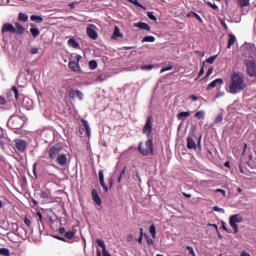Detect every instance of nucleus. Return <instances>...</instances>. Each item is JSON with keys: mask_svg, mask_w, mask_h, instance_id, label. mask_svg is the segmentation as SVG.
Masks as SVG:
<instances>
[{"mask_svg": "<svg viewBox=\"0 0 256 256\" xmlns=\"http://www.w3.org/2000/svg\"><path fill=\"white\" fill-rule=\"evenodd\" d=\"M146 148H143V142L139 143L138 149L142 155H153V139H148L145 143Z\"/></svg>", "mask_w": 256, "mask_h": 256, "instance_id": "obj_5", "label": "nucleus"}, {"mask_svg": "<svg viewBox=\"0 0 256 256\" xmlns=\"http://www.w3.org/2000/svg\"><path fill=\"white\" fill-rule=\"evenodd\" d=\"M58 232L60 233V235H63V233H65V228L64 227L59 228Z\"/></svg>", "mask_w": 256, "mask_h": 256, "instance_id": "obj_62", "label": "nucleus"}, {"mask_svg": "<svg viewBox=\"0 0 256 256\" xmlns=\"http://www.w3.org/2000/svg\"><path fill=\"white\" fill-rule=\"evenodd\" d=\"M24 223H25V225H27V227L31 226V220H29L28 218L24 219Z\"/></svg>", "mask_w": 256, "mask_h": 256, "instance_id": "obj_56", "label": "nucleus"}, {"mask_svg": "<svg viewBox=\"0 0 256 256\" xmlns=\"http://www.w3.org/2000/svg\"><path fill=\"white\" fill-rule=\"evenodd\" d=\"M55 237V239H58V241H67V240H65V238H63V237H61V236H54Z\"/></svg>", "mask_w": 256, "mask_h": 256, "instance_id": "obj_61", "label": "nucleus"}, {"mask_svg": "<svg viewBox=\"0 0 256 256\" xmlns=\"http://www.w3.org/2000/svg\"><path fill=\"white\" fill-rule=\"evenodd\" d=\"M146 241H147L148 245H153V243H154L153 239H151V238H147Z\"/></svg>", "mask_w": 256, "mask_h": 256, "instance_id": "obj_60", "label": "nucleus"}, {"mask_svg": "<svg viewBox=\"0 0 256 256\" xmlns=\"http://www.w3.org/2000/svg\"><path fill=\"white\" fill-rule=\"evenodd\" d=\"M238 223H243V216L241 214H234L229 218V225L233 229L234 233H239V225Z\"/></svg>", "mask_w": 256, "mask_h": 256, "instance_id": "obj_3", "label": "nucleus"}, {"mask_svg": "<svg viewBox=\"0 0 256 256\" xmlns=\"http://www.w3.org/2000/svg\"><path fill=\"white\" fill-rule=\"evenodd\" d=\"M14 145L19 153H25V149H27V142L25 140L15 139Z\"/></svg>", "mask_w": 256, "mask_h": 256, "instance_id": "obj_8", "label": "nucleus"}, {"mask_svg": "<svg viewBox=\"0 0 256 256\" xmlns=\"http://www.w3.org/2000/svg\"><path fill=\"white\" fill-rule=\"evenodd\" d=\"M15 27L16 33H18V35H23V33H25V28L23 27V25H21V23L16 22Z\"/></svg>", "mask_w": 256, "mask_h": 256, "instance_id": "obj_23", "label": "nucleus"}, {"mask_svg": "<svg viewBox=\"0 0 256 256\" xmlns=\"http://www.w3.org/2000/svg\"><path fill=\"white\" fill-rule=\"evenodd\" d=\"M204 73H205V62L202 63L201 69L198 73V77L195 78V81H197V79H199V77H201Z\"/></svg>", "mask_w": 256, "mask_h": 256, "instance_id": "obj_33", "label": "nucleus"}, {"mask_svg": "<svg viewBox=\"0 0 256 256\" xmlns=\"http://www.w3.org/2000/svg\"><path fill=\"white\" fill-rule=\"evenodd\" d=\"M87 35L90 39L96 41V39L99 37V34H97V31H95V25L90 24L87 27Z\"/></svg>", "mask_w": 256, "mask_h": 256, "instance_id": "obj_10", "label": "nucleus"}, {"mask_svg": "<svg viewBox=\"0 0 256 256\" xmlns=\"http://www.w3.org/2000/svg\"><path fill=\"white\" fill-rule=\"evenodd\" d=\"M213 211H216L217 213H222L224 214L225 213V209L219 207V206H214L213 207Z\"/></svg>", "mask_w": 256, "mask_h": 256, "instance_id": "obj_43", "label": "nucleus"}, {"mask_svg": "<svg viewBox=\"0 0 256 256\" xmlns=\"http://www.w3.org/2000/svg\"><path fill=\"white\" fill-rule=\"evenodd\" d=\"M127 241L128 243H131V241H133V234L127 236Z\"/></svg>", "mask_w": 256, "mask_h": 256, "instance_id": "obj_59", "label": "nucleus"}, {"mask_svg": "<svg viewBox=\"0 0 256 256\" xmlns=\"http://www.w3.org/2000/svg\"><path fill=\"white\" fill-rule=\"evenodd\" d=\"M221 121H223V113H220L218 115V117L215 118L214 123H215V125H217V124L221 123Z\"/></svg>", "mask_w": 256, "mask_h": 256, "instance_id": "obj_37", "label": "nucleus"}, {"mask_svg": "<svg viewBox=\"0 0 256 256\" xmlns=\"http://www.w3.org/2000/svg\"><path fill=\"white\" fill-rule=\"evenodd\" d=\"M173 66L169 65L161 69L160 73H165V71H172Z\"/></svg>", "mask_w": 256, "mask_h": 256, "instance_id": "obj_48", "label": "nucleus"}, {"mask_svg": "<svg viewBox=\"0 0 256 256\" xmlns=\"http://www.w3.org/2000/svg\"><path fill=\"white\" fill-rule=\"evenodd\" d=\"M23 105L24 107H26V109L29 111V109H31L33 107V100L29 99V98H25L23 100Z\"/></svg>", "mask_w": 256, "mask_h": 256, "instance_id": "obj_25", "label": "nucleus"}, {"mask_svg": "<svg viewBox=\"0 0 256 256\" xmlns=\"http://www.w3.org/2000/svg\"><path fill=\"white\" fill-rule=\"evenodd\" d=\"M221 228H222L224 231H227V233H231V230H229V229L227 228V224H226L225 222H222Z\"/></svg>", "mask_w": 256, "mask_h": 256, "instance_id": "obj_52", "label": "nucleus"}, {"mask_svg": "<svg viewBox=\"0 0 256 256\" xmlns=\"http://www.w3.org/2000/svg\"><path fill=\"white\" fill-rule=\"evenodd\" d=\"M92 199L96 205H101V197H99V193L97 192L96 189L92 190Z\"/></svg>", "mask_w": 256, "mask_h": 256, "instance_id": "obj_17", "label": "nucleus"}, {"mask_svg": "<svg viewBox=\"0 0 256 256\" xmlns=\"http://www.w3.org/2000/svg\"><path fill=\"white\" fill-rule=\"evenodd\" d=\"M76 61H69L68 67L69 69H71V71L78 73V71H81V67L79 66V62L81 61V55L76 54Z\"/></svg>", "mask_w": 256, "mask_h": 256, "instance_id": "obj_6", "label": "nucleus"}, {"mask_svg": "<svg viewBox=\"0 0 256 256\" xmlns=\"http://www.w3.org/2000/svg\"><path fill=\"white\" fill-rule=\"evenodd\" d=\"M236 41H237V37H235L234 34H229V40H228L227 48L231 49V47H233V45H235Z\"/></svg>", "mask_w": 256, "mask_h": 256, "instance_id": "obj_19", "label": "nucleus"}, {"mask_svg": "<svg viewBox=\"0 0 256 256\" xmlns=\"http://www.w3.org/2000/svg\"><path fill=\"white\" fill-rule=\"evenodd\" d=\"M125 171H127V167L125 166L122 171L120 172V175L118 177V183H121V179H123V176L125 174Z\"/></svg>", "mask_w": 256, "mask_h": 256, "instance_id": "obj_41", "label": "nucleus"}, {"mask_svg": "<svg viewBox=\"0 0 256 256\" xmlns=\"http://www.w3.org/2000/svg\"><path fill=\"white\" fill-rule=\"evenodd\" d=\"M63 146L61 144L53 145L48 152L51 161H55L60 167L67 165V154L62 153Z\"/></svg>", "mask_w": 256, "mask_h": 256, "instance_id": "obj_2", "label": "nucleus"}, {"mask_svg": "<svg viewBox=\"0 0 256 256\" xmlns=\"http://www.w3.org/2000/svg\"><path fill=\"white\" fill-rule=\"evenodd\" d=\"M65 237H66V239H73V237H75V232L68 231L65 233Z\"/></svg>", "mask_w": 256, "mask_h": 256, "instance_id": "obj_39", "label": "nucleus"}, {"mask_svg": "<svg viewBox=\"0 0 256 256\" xmlns=\"http://www.w3.org/2000/svg\"><path fill=\"white\" fill-rule=\"evenodd\" d=\"M119 37H123V34L121 33L119 26H115L112 39H119Z\"/></svg>", "mask_w": 256, "mask_h": 256, "instance_id": "obj_24", "label": "nucleus"}, {"mask_svg": "<svg viewBox=\"0 0 256 256\" xmlns=\"http://www.w3.org/2000/svg\"><path fill=\"white\" fill-rule=\"evenodd\" d=\"M41 199H49V193L42 191L40 192Z\"/></svg>", "mask_w": 256, "mask_h": 256, "instance_id": "obj_46", "label": "nucleus"}, {"mask_svg": "<svg viewBox=\"0 0 256 256\" xmlns=\"http://www.w3.org/2000/svg\"><path fill=\"white\" fill-rule=\"evenodd\" d=\"M240 7H249V0H238Z\"/></svg>", "mask_w": 256, "mask_h": 256, "instance_id": "obj_34", "label": "nucleus"}, {"mask_svg": "<svg viewBox=\"0 0 256 256\" xmlns=\"http://www.w3.org/2000/svg\"><path fill=\"white\" fill-rule=\"evenodd\" d=\"M96 243L99 247L102 248V251H104V249H107V246L105 245V241L103 239H97Z\"/></svg>", "mask_w": 256, "mask_h": 256, "instance_id": "obj_30", "label": "nucleus"}, {"mask_svg": "<svg viewBox=\"0 0 256 256\" xmlns=\"http://www.w3.org/2000/svg\"><path fill=\"white\" fill-rule=\"evenodd\" d=\"M143 133H144V135H147V137H149V135H151V133H153V118L152 117L147 118V121L143 127Z\"/></svg>", "mask_w": 256, "mask_h": 256, "instance_id": "obj_7", "label": "nucleus"}, {"mask_svg": "<svg viewBox=\"0 0 256 256\" xmlns=\"http://www.w3.org/2000/svg\"><path fill=\"white\" fill-rule=\"evenodd\" d=\"M241 256H251L247 251H242Z\"/></svg>", "mask_w": 256, "mask_h": 256, "instance_id": "obj_64", "label": "nucleus"}, {"mask_svg": "<svg viewBox=\"0 0 256 256\" xmlns=\"http://www.w3.org/2000/svg\"><path fill=\"white\" fill-rule=\"evenodd\" d=\"M134 27H137L138 29H141L142 31H151V26L145 22H137L134 23Z\"/></svg>", "mask_w": 256, "mask_h": 256, "instance_id": "obj_15", "label": "nucleus"}, {"mask_svg": "<svg viewBox=\"0 0 256 256\" xmlns=\"http://www.w3.org/2000/svg\"><path fill=\"white\" fill-rule=\"evenodd\" d=\"M31 21H34L35 23H43V17L38 15H32L30 17Z\"/></svg>", "mask_w": 256, "mask_h": 256, "instance_id": "obj_27", "label": "nucleus"}, {"mask_svg": "<svg viewBox=\"0 0 256 256\" xmlns=\"http://www.w3.org/2000/svg\"><path fill=\"white\" fill-rule=\"evenodd\" d=\"M187 148L188 149H197V143H195V140H193V138H191V137L187 138Z\"/></svg>", "mask_w": 256, "mask_h": 256, "instance_id": "obj_20", "label": "nucleus"}, {"mask_svg": "<svg viewBox=\"0 0 256 256\" xmlns=\"http://www.w3.org/2000/svg\"><path fill=\"white\" fill-rule=\"evenodd\" d=\"M81 121H82V124L85 127V130H86V133H87L88 137H91V127L89 126V122L87 120L83 119V118L81 119Z\"/></svg>", "mask_w": 256, "mask_h": 256, "instance_id": "obj_22", "label": "nucleus"}, {"mask_svg": "<svg viewBox=\"0 0 256 256\" xmlns=\"http://www.w3.org/2000/svg\"><path fill=\"white\" fill-rule=\"evenodd\" d=\"M103 256H111V253H109V251H107V248L102 250Z\"/></svg>", "mask_w": 256, "mask_h": 256, "instance_id": "obj_57", "label": "nucleus"}, {"mask_svg": "<svg viewBox=\"0 0 256 256\" xmlns=\"http://www.w3.org/2000/svg\"><path fill=\"white\" fill-rule=\"evenodd\" d=\"M186 249L189 251L190 255H195V250L192 246H186Z\"/></svg>", "mask_w": 256, "mask_h": 256, "instance_id": "obj_50", "label": "nucleus"}, {"mask_svg": "<svg viewBox=\"0 0 256 256\" xmlns=\"http://www.w3.org/2000/svg\"><path fill=\"white\" fill-rule=\"evenodd\" d=\"M208 5H209V7H211L212 9H215V10L219 9V6H217V4H215V3L208 2Z\"/></svg>", "mask_w": 256, "mask_h": 256, "instance_id": "obj_53", "label": "nucleus"}, {"mask_svg": "<svg viewBox=\"0 0 256 256\" xmlns=\"http://www.w3.org/2000/svg\"><path fill=\"white\" fill-rule=\"evenodd\" d=\"M19 21H23L24 23L29 21V15L25 13H20L18 16Z\"/></svg>", "mask_w": 256, "mask_h": 256, "instance_id": "obj_29", "label": "nucleus"}, {"mask_svg": "<svg viewBox=\"0 0 256 256\" xmlns=\"http://www.w3.org/2000/svg\"><path fill=\"white\" fill-rule=\"evenodd\" d=\"M75 5H77V2H72L69 4V7L75 9Z\"/></svg>", "mask_w": 256, "mask_h": 256, "instance_id": "obj_63", "label": "nucleus"}, {"mask_svg": "<svg viewBox=\"0 0 256 256\" xmlns=\"http://www.w3.org/2000/svg\"><path fill=\"white\" fill-rule=\"evenodd\" d=\"M151 69H153V65H144V66H141V70L142 71H151Z\"/></svg>", "mask_w": 256, "mask_h": 256, "instance_id": "obj_44", "label": "nucleus"}, {"mask_svg": "<svg viewBox=\"0 0 256 256\" xmlns=\"http://www.w3.org/2000/svg\"><path fill=\"white\" fill-rule=\"evenodd\" d=\"M211 75H213V67L208 69L205 78L207 79V77H211Z\"/></svg>", "mask_w": 256, "mask_h": 256, "instance_id": "obj_51", "label": "nucleus"}, {"mask_svg": "<svg viewBox=\"0 0 256 256\" xmlns=\"http://www.w3.org/2000/svg\"><path fill=\"white\" fill-rule=\"evenodd\" d=\"M89 68L93 71L97 68V62L95 60H91L89 62Z\"/></svg>", "mask_w": 256, "mask_h": 256, "instance_id": "obj_36", "label": "nucleus"}, {"mask_svg": "<svg viewBox=\"0 0 256 256\" xmlns=\"http://www.w3.org/2000/svg\"><path fill=\"white\" fill-rule=\"evenodd\" d=\"M23 125H24L23 119H21V117L17 115L11 116L8 120V127L10 129H21Z\"/></svg>", "mask_w": 256, "mask_h": 256, "instance_id": "obj_4", "label": "nucleus"}, {"mask_svg": "<svg viewBox=\"0 0 256 256\" xmlns=\"http://www.w3.org/2000/svg\"><path fill=\"white\" fill-rule=\"evenodd\" d=\"M215 59H217V55L210 56L208 59H206V63H209L211 65L215 63Z\"/></svg>", "mask_w": 256, "mask_h": 256, "instance_id": "obj_40", "label": "nucleus"}, {"mask_svg": "<svg viewBox=\"0 0 256 256\" xmlns=\"http://www.w3.org/2000/svg\"><path fill=\"white\" fill-rule=\"evenodd\" d=\"M5 103H7L5 98L3 96H0V105H5Z\"/></svg>", "mask_w": 256, "mask_h": 256, "instance_id": "obj_58", "label": "nucleus"}, {"mask_svg": "<svg viewBox=\"0 0 256 256\" xmlns=\"http://www.w3.org/2000/svg\"><path fill=\"white\" fill-rule=\"evenodd\" d=\"M247 89V82H245V76L241 72H234L231 75L230 84L228 86V93L231 95H237L241 91Z\"/></svg>", "mask_w": 256, "mask_h": 256, "instance_id": "obj_1", "label": "nucleus"}, {"mask_svg": "<svg viewBox=\"0 0 256 256\" xmlns=\"http://www.w3.org/2000/svg\"><path fill=\"white\" fill-rule=\"evenodd\" d=\"M98 176L101 187L104 189L105 193H107V191H109V187L105 184V175L103 174V170H99Z\"/></svg>", "mask_w": 256, "mask_h": 256, "instance_id": "obj_13", "label": "nucleus"}, {"mask_svg": "<svg viewBox=\"0 0 256 256\" xmlns=\"http://www.w3.org/2000/svg\"><path fill=\"white\" fill-rule=\"evenodd\" d=\"M2 33H17V29L11 23H5L2 26Z\"/></svg>", "mask_w": 256, "mask_h": 256, "instance_id": "obj_11", "label": "nucleus"}, {"mask_svg": "<svg viewBox=\"0 0 256 256\" xmlns=\"http://www.w3.org/2000/svg\"><path fill=\"white\" fill-rule=\"evenodd\" d=\"M68 96L70 99H79V101H83V92L81 90H75V89H70L68 92Z\"/></svg>", "mask_w": 256, "mask_h": 256, "instance_id": "obj_9", "label": "nucleus"}, {"mask_svg": "<svg viewBox=\"0 0 256 256\" xmlns=\"http://www.w3.org/2000/svg\"><path fill=\"white\" fill-rule=\"evenodd\" d=\"M0 255L9 256V249L0 248Z\"/></svg>", "mask_w": 256, "mask_h": 256, "instance_id": "obj_42", "label": "nucleus"}, {"mask_svg": "<svg viewBox=\"0 0 256 256\" xmlns=\"http://www.w3.org/2000/svg\"><path fill=\"white\" fill-rule=\"evenodd\" d=\"M187 117H191V112H180L177 114L178 121H184Z\"/></svg>", "mask_w": 256, "mask_h": 256, "instance_id": "obj_21", "label": "nucleus"}, {"mask_svg": "<svg viewBox=\"0 0 256 256\" xmlns=\"http://www.w3.org/2000/svg\"><path fill=\"white\" fill-rule=\"evenodd\" d=\"M107 80V75L102 74L100 76L97 77V81L103 82Z\"/></svg>", "mask_w": 256, "mask_h": 256, "instance_id": "obj_47", "label": "nucleus"}, {"mask_svg": "<svg viewBox=\"0 0 256 256\" xmlns=\"http://www.w3.org/2000/svg\"><path fill=\"white\" fill-rule=\"evenodd\" d=\"M12 93H14L15 99H19V90H17V87H12Z\"/></svg>", "mask_w": 256, "mask_h": 256, "instance_id": "obj_45", "label": "nucleus"}, {"mask_svg": "<svg viewBox=\"0 0 256 256\" xmlns=\"http://www.w3.org/2000/svg\"><path fill=\"white\" fill-rule=\"evenodd\" d=\"M142 43H155V38L154 36H145L142 39Z\"/></svg>", "mask_w": 256, "mask_h": 256, "instance_id": "obj_28", "label": "nucleus"}, {"mask_svg": "<svg viewBox=\"0 0 256 256\" xmlns=\"http://www.w3.org/2000/svg\"><path fill=\"white\" fill-rule=\"evenodd\" d=\"M67 43L73 49H81V45L74 38H70Z\"/></svg>", "mask_w": 256, "mask_h": 256, "instance_id": "obj_18", "label": "nucleus"}, {"mask_svg": "<svg viewBox=\"0 0 256 256\" xmlns=\"http://www.w3.org/2000/svg\"><path fill=\"white\" fill-rule=\"evenodd\" d=\"M149 232H150L151 236L153 237V239H155V237H157V228L155 227V224H152L150 226Z\"/></svg>", "mask_w": 256, "mask_h": 256, "instance_id": "obj_26", "label": "nucleus"}, {"mask_svg": "<svg viewBox=\"0 0 256 256\" xmlns=\"http://www.w3.org/2000/svg\"><path fill=\"white\" fill-rule=\"evenodd\" d=\"M147 17L151 19V21H157V16L153 12H148Z\"/></svg>", "mask_w": 256, "mask_h": 256, "instance_id": "obj_38", "label": "nucleus"}, {"mask_svg": "<svg viewBox=\"0 0 256 256\" xmlns=\"http://www.w3.org/2000/svg\"><path fill=\"white\" fill-rule=\"evenodd\" d=\"M130 3H133L136 7H140L141 9H147L145 6L139 3V0H128Z\"/></svg>", "mask_w": 256, "mask_h": 256, "instance_id": "obj_32", "label": "nucleus"}, {"mask_svg": "<svg viewBox=\"0 0 256 256\" xmlns=\"http://www.w3.org/2000/svg\"><path fill=\"white\" fill-rule=\"evenodd\" d=\"M195 117H197V119H205V112L198 111V112H196Z\"/></svg>", "mask_w": 256, "mask_h": 256, "instance_id": "obj_35", "label": "nucleus"}, {"mask_svg": "<svg viewBox=\"0 0 256 256\" xmlns=\"http://www.w3.org/2000/svg\"><path fill=\"white\" fill-rule=\"evenodd\" d=\"M3 139H5V130L3 128H0V145L3 147L5 143L3 142Z\"/></svg>", "mask_w": 256, "mask_h": 256, "instance_id": "obj_31", "label": "nucleus"}, {"mask_svg": "<svg viewBox=\"0 0 256 256\" xmlns=\"http://www.w3.org/2000/svg\"><path fill=\"white\" fill-rule=\"evenodd\" d=\"M30 33L32 35V37H34V39H37V37H39L41 31H39V28H37V25L35 24H31L30 25Z\"/></svg>", "mask_w": 256, "mask_h": 256, "instance_id": "obj_16", "label": "nucleus"}, {"mask_svg": "<svg viewBox=\"0 0 256 256\" xmlns=\"http://www.w3.org/2000/svg\"><path fill=\"white\" fill-rule=\"evenodd\" d=\"M33 173H34V176L37 177V163L33 164Z\"/></svg>", "mask_w": 256, "mask_h": 256, "instance_id": "obj_55", "label": "nucleus"}, {"mask_svg": "<svg viewBox=\"0 0 256 256\" xmlns=\"http://www.w3.org/2000/svg\"><path fill=\"white\" fill-rule=\"evenodd\" d=\"M30 53H31L32 55H37V53H39V48H36V47L32 48L31 51H30Z\"/></svg>", "mask_w": 256, "mask_h": 256, "instance_id": "obj_54", "label": "nucleus"}, {"mask_svg": "<svg viewBox=\"0 0 256 256\" xmlns=\"http://www.w3.org/2000/svg\"><path fill=\"white\" fill-rule=\"evenodd\" d=\"M215 193H222L223 197H225L227 195V192L221 188L216 189Z\"/></svg>", "mask_w": 256, "mask_h": 256, "instance_id": "obj_49", "label": "nucleus"}, {"mask_svg": "<svg viewBox=\"0 0 256 256\" xmlns=\"http://www.w3.org/2000/svg\"><path fill=\"white\" fill-rule=\"evenodd\" d=\"M217 85H223V79L222 78H218L215 79L214 81H212L206 88V91H211V89H215V87H217Z\"/></svg>", "mask_w": 256, "mask_h": 256, "instance_id": "obj_14", "label": "nucleus"}, {"mask_svg": "<svg viewBox=\"0 0 256 256\" xmlns=\"http://www.w3.org/2000/svg\"><path fill=\"white\" fill-rule=\"evenodd\" d=\"M98 176L101 187L104 189L105 193H107V191H109V187L105 184V175L103 174V170H99Z\"/></svg>", "mask_w": 256, "mask_h": 256, "instance_id": "obj_12", "label": "nucleus"}]
</instances>
